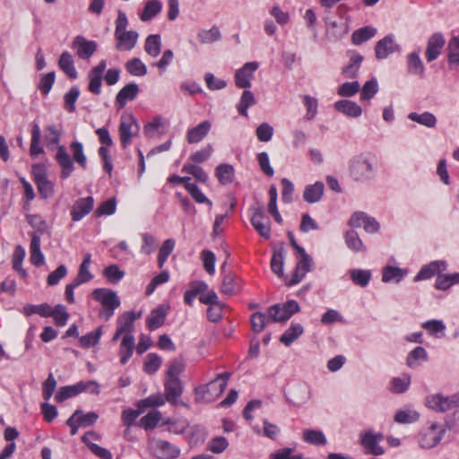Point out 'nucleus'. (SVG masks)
Here are the masks:
<instances>
[{
    "instance_id": "nucleus-1",
    "label": "nucleus",
    "mask_w": 459,
    "mask_h": 459,
    "mask_svg": "<svg viewBox=\"0 0 459 459\" xmlns=\"http://www.w3.org/2000/svg\"><path fill=\"white\" fill-rule=\"evenodd\" d=\"M61 134V130L56 125H50L46 128L45 139L48 146H57L55 159L61 169L60 178L66 179L74 172V165L72 158L66 152L65 147L64 145H59Z\"/></svg>"
},
{
    "instance_id": "nucleus-2",
    "label": "nucleus",
    "mask_w": 459,
    "mask_h": 459,
    "mask_svg": "<svg viewBox=\"0 0 459 459\" xmlns=\"http://www.w3.org/2000/svg\"><path fill=\"white\" fill-rule=\"evenodd\" d=\"M91 297L101 305L99 317L108 321L120 307L121 301L117 292L107 288H97L91 292Z\"/></svg>"
},
{
    "instance_id": "nucleus-3",
    "label": "nucleus",
    "mask_w": 459,
    "mask_h": 459,
    "mask_svg": "<svg viewBox=\"0 0 459 459\" xmlns=\"http://www.w3.org/2000/svg\"><path fill=\"white\" fill-rule=\"evenodd\" d=\"M230 374L224 372L206 385L195 389V396L197 402L211 403L219 397L225 390Z\"/></svg>"
},
{
    "instance_id": "nucleus-4",
    "label": "nucleus",
    "mask_w": 459,
    "mask_h": 459,
    "mask_svg": "<svg viewBox=\"0 0 459 459\" xmlns=\"http://www.w3.org/2000/svg\"><path fill=\"white\" fill-rule=\"evenodd\" d=\"M250 223L256 232L264 239L271 238V222L265 214L264 206L262 203L256 202L248 210Z\"/></svg>"
},
{
    "instance_id": "nucleus-5",
    "label": "nucleus",
    "mask_w": 459,
    "mask_h": 459,
    "mask_svg": "<svg viewBox=\"0 0 459 459\" xmlns=\"http://www.w3.org/2000/svg\"><path fill=\"white\" fill-rule=\"evenodd\" d=\"M350 173L355 181L369 180L375 174L373 162L364 154L356 156L350 161Z\"/></svg>"
},
{
    "instance_id": "nucleus-6",
    "label": "nucleus",
    "mask_w": 459,
    "mask_h": 459,
    "mask_svg": "<svg viewBox=\"0 0 459 459\" xmlns=\"http://www.w3.org/2000/svg\"><path fill=\"white\" fill-rule=\"evenodd\" d=\"M148 448L159 459H176L180 455L179 447L167 440L156 437L148 440Z\"/></svg>"
},
{
    "instance_id": "nucleus-7",
    "label": "nucleus",
    "mask_w": 459,
    "mask_h": 459,
    "mask_svg": "<svg viewBox=\"0 0 459 459\" xmlns=\"http://www.w3.org/2000/svg\"><path fill=\"white\" fill-rule=\"evenodd\" d=\"M31 173L40 197L48 199L52 196L54 194V185L48 178L45 165L42 163L32 165Z\"/></svg>"
},
{
    "instance_id": "nucleus-8",
    "label": "nucleus",
    "mask_w": 459,
    "mask_h": 459,
    "mask_svg": "<svg viewBox=\"0 0 459 459\" xmlns=\"http://www.w3.org/2000/svg\"><path fill=\"white\" fill-rule=\"evenodd\" d=\"M297 255H299V261L296 264L292 275L285 277L284 281L287 286H293L299 283L305 275L311 271L313 261L311 256L304 249L303 252H299Z\"/></svg>"
},
{
    "instance_id": "nucleus-9",
    "label": "nucleus",
    "mask_w": 459,
    "mask_h": 459,
    "mask_svg": "<svg viewBox=\"0 0 459 459\" xmlns=\"http://www.w3.org/2000/svg\"><path fill=\"white\" fill-rule=\"evenodd\" d=\"M384 439L382 433H375L373 430L362 431L359 434L360 445L365 448L366 454L372 455H382L385 454V449L379 445Z\"/></svg>"
},
{
    "instance_id": "nucleus-10",
    "label": "nucleus",
    "mask_w": 459,
    "mask_h": 459,
    "mask_svg": "<svg viewBox=\"0 0 459 459\" xmlns=\"http://www.w3.org/2000/svg\"><path fill=\"white\" fill-rule=\"evenodd\" d=\"M120 141L123 148L131 144L132 137L137 133L138 126L132 116H122L118 127Z\"/></svg>"
},
{
    "instance_id": "nucleus-11",
    "label": "nucleus",
    "mask_w": 459,
    "mask_h": 459,
    "mask_svg": "<svg viewBox=\"0 0 459 459\" xmlns=\"http://www.w3.org/2000/svg\"><path fill=\"white\" fill-rule=\"evenodd\" d=\"M257 62L246 63L235 74V83L237 87L247 89L251 86V80L254 77V73L258 69Z\"/></svg>"
},
{
    "instance_id": "nucleus-12",
    "label": "nucleus",
    "mask_w": 459,
    "mask_h": 459,
    "mask_svg": "<svg viewBox=\"0 0 459 459\" xmlns=\"http://www.w3.org/2000/svg\"><path fill=\"white\" fill-rule=\"evenodd\" d=\"M72 48L76 51L77 56L82 59L90 58L97 50V43L88 40L83 36H76L72 43Z\"/></svg>"
},
{
    "instance_id": "nucleus-13",
    "label": "nucleus",
    "mask_w": 459,
    "mask_h": 459,
    "mask_svg": "<svg viewBox=\"0 0 459 459\" xmlns=\"http://www.w3.org/2000/svg\"><path fill=\"white\" fill-rule=\"evenodd\" d=\"M94 206V199L92 196L77 199L73 204L71 210V217L74 221H79L88 215Z\"/></svg>"
},
{
    "instance_id": "nucleus-14",
    "label": "nucleus",
    "mask_w": 459,
    "mask_h": 459,
    "mask_svg": "<svg viewBox=\"0 0 459 459\" xmlns=\"http://www.w3.org/2000/svg\"><path fill=\"white\" fill-rule=\"evenodd\" d=\"M114 37L116 39V49L118 51H130L132 50L138 40L139 34L134 30L127 31H115Z\"/></svg>"
},
{
    "instance_id": "nucleus-15",
    "label": "nucleus",
    "mask_w": 459,
    "mask_h": 459,
    "mask_svg": "<svg viewBox=\"0 0 459 459\" xmlns=\"http://www.w3.org/2000/svg\"><path fill=\"white\" fill-rule=\"evenodd\" d=\"M182 394L183 384L179 378H165L164 395L168 403L176 405Z\"/></svg>"
},
{
    "instance_id": "nucleus-16",
    "label": "nucleus",
    "mask_w": 459,
    "mask_h": 459,
    "mask_svg": "<svg viewBox=\"0 0 459 459\" xmlns=\"http://www.w3.org/2000/svg\"><path fill=\"white\" fill-rule=\"evenodd\" d=\"M140 91L139 86L136 83H128L124 86L117 94L115 105L118 109L126 107L128 101L134 100Z\"/></svg>"
},
{
    "instance_id": "nucleus-17",
    "label": "nucleus",
    "mask_w": 459,
    "mask_h": 459,
    "mask_svg": "<svg viewBox=\"0 0 459 459\" xmlns=\"http://www.w3.org/2000/svg\"><path fill=\"white\" fill-rule=\"evenodd\" d=\"M212 128V123L209 120H204L197 126L188 128L186 134V139L188 143H198L203 141Z\"/></svg>"
},
{
    "instance_id": "nucleus-18",
    "label": "nucleus",
    "mask_w": 459,
    "mask_h": 459,
    "mask_svg": "<svg viewBox=\"0 0 459 459\" xmlns=\"http://www.w3.org/2000/svg\"><path fill=\"white\" fill-rule=\"evenodd\" d=\"M398 49L399 46L394 42V38L392 36H385L376 44V57L377 59H385Z\"/></svg>"
},
{
    "instance_id": "nucleus-19",
    "label": "nucleus",
    "mask_w": 459,
    "mask_h": 459,
    "mask_svg": "<svg viewBox=\"0 0 459 459\" xmlns=\"http://www.w3.org/2000/svg\"><path fill=\"white\" fill-rule=\"evenodd\" d=\"M142 312L127 311L117 318V328L125 334H132L134 328V321L141 318Z\"/></svg>"
},
{
    "instance_id": "nucleus-20",
    "label": "nucleus",
    "mask_w": 459,
    "mask_h": 459,
    "mask_svg": "<svg viewBox=\"0 0 459 459\" xmlns=\"http://www.w3.org/2000/svg\"><path fill=\"white\" fill-rule=\"evenodd\" d=\"M167 313V308L162 306L152 309L146 318V327L150 331H154L162 326L165 322Z\"/></svg>"
},
{
    "instance_id": "nucleus-21",
    "label": "nucleus",
    "mask_w": 459,
    "mask_h": 459,
    "mask_svg": "<svg viewBox=\"0 0 459 459\" xmlns=\"http://www.w3.org/2000/svg\"><path fill=\"white\" fill-rule=\"evenodd\" d=\"M349 57L350 62L342 68V74L346 78H355L363 61V56L356 51H350Z\"/></svg>"
},
{
    "instance_id": "nucleus-22",
    "label": "nucleus",
    "mask_w": 459,
    "mask_h": 459,
    "mask_svg": "<svg viewBox=\"0 0 459 459\" xmlns=\"http://www.w3.org/2000/svg\"><path fill=\"white\" fill-rule=\"evenodd\" d=\"M240 290V279L233 273L222 276L221 291L227 295H233Z\"/></svg>"
},
{
    "instance_id": "nucleus-23",
    "label": "nucleus",
    "mask_w": 459,
    "mask_h": 459,
    "mask_svg": "<svg viewBox=\"0 0 459 459\" xmlns=\"http://www.w3.org/2000/svg\"><path fill=\"white\" fill-rule=\"evenodd\" d=\"M334 108L350 117H358L362 114V108L356 102L342 100L334 103Z\"/></svg>"
},
{
    "instance_id": "nucleus-24",
    "label": "nucleus",
    "mask_w": 459,
    "mask_h": 459,
    "mask_svg": "<svg viewBox=\"0 0 459 459\" xmlns=\"http://www.w3.org/2000/svg\"><path fill=\"white\" fill-rule=\"evenodd\" d=\"M325 186L322 182L317 181L313 185H307L303 193V199L308 204L317 203L324 195Z\"/></svg>"
},
{
    "instance_id": "nucleus-25",
    "label": "nucleus",
    "mask_w": 459,
    "mask_h": 459,
    "mask_svg": "<svg viewBox=\"0 0 459 459\" xmlns=\"http://www.w3.org/2000/svg\"><path fill=\"white\" fill-rule=\"evenodd\" d=\"M134 337L133 334H125L119 347L120 363L126 365L134 353Z\"/></svg>"
},
{
    "instance_id": "nucleus-26",
    "label": "nucleus",
    "mask_w": 459,
    "mask_h": 459,
    "mask_svg": "<svg viewBox=\"0 0 459 459\" xmlns=\"http://www.w3.org/2000/svg\"><path fill=\"white\" fill-rule=\"evenodd\" d=\"M455 284H459V273H438L435 277V288L437 290H446Z\"/></svg>"
},
{
    "instance_id": "nucleus-27",
    "label": "nucleus",
    "mask_w": 459,
    "mask_h": 459,
    "mask_svg": "<svg viewBox=\"0 0 459 459\" xmlns=\"http://www.w3.org/2000/svg\"><path fill=\"white\" fill-rule=\"evenodd\" d=\"M58 66L70 79L77 78L78 74L74 67V62L69 52L64 51L61 54L58 60Z\"/></svg>"
},
{
    "instance_id": "nucleus-28",
    "label": "nucleus",
    "mask_w": 459,
    "mask_h": 459,
    "mask_svg": "<svg viewBox=\"0 0 459 459\" xmlns=\"http://www.w3.org/2000/svg\"><path fill=\"white\" fill-rule=\"evenodd\" d=\"M81 393H83L82 383H76L72 385H65L59 388L55 396L56 403H63L64 401L74 397Z\"/></svg>"
},
{
    "instance_id": "nucleus-29",
    "label": "nucleus",
    "mask_w": 459,
    "mask_h": 459,
    "mask_svg": "<svg viewBox=\"0 0 459 459\" xmlns=\"http://www.w3.org/2000/svg\"><path fill=\"white\" fill-rule=\"evenodd\" d=\"M377 34V29L371 26H365L356 30L351 34V42L355 46H359L362 43L369 40Z\"/></svg>"
},
{
    "instance_id": "nucleus-30",
    "label": "nucleus",
    "mask_w": 459,
    "mask_h": 459,
    "mask_svg": "<svg viewBox=\"0 0 459 459\" xmlns=\"http://www.w3.org/2000/svg\"><path fill=\"white\" fill-rule=\"evenodd\" d=\"M91 263V254H86L83 257V260H82L80 267H79L78 274H77L76 278L74 279V281L77 284L82 285L83 283L90 281L93 278V275L91 274V273L89 270Z\"/></svg>"
},
{
    "instance_id": "nucleus-31",
    "label": "nucleus",
    "mask_w": 459,
    "mask_h": 459,
    "mask_svg": "<svg viewBox=\"0 0 459 459\" xmlns=\"http://www.w3.org/2000/svg\"><path fill=\"white\" fill-rule=\"evenodd\" d=\"M41 130L38 124H34L31 129V139L30 145V154L36 157L44 152L43 147L40 145Z\"/></svg>"
},
{
    "instance_id": "nucleus-32",
    "label": "nucleus",
    "mask_w": 459,
    "mask_h": 459,
    "mask_svg": "<svg viewBox=\"0 0 459 459\" xmlns=\"http://www.w3.org/2000/svg\"><path fill=\"white\" fill-rule=\"evenodd\" d=\"M428 353L423 347L418 346L407 356L406 364L410 368L419 367L423 361H427Z\"/></svg>"
},
{
    "instance_id": "nucleus-33",
    "label": "nucleus",
    "mask_w": 459,
    "mask_h": 459,
    "mask_svg": "<svg viewBox=\"0 0 459 459\" xmlns=\"http://www.w3.org/2000/svg\"><path fill=\"white\" fill-rule=\"evenodd\" d=\"M162 9V4L159 0H151L145 4L143 12L140 14L142 22L151 21L156 16Z\"/></svg>"
},
{
    "instance_id": "nucleus-34",
    "label": "nucleus",
    "mask_w": 459,
    "mask_h": 459,
    "mask_svg": "<svg viewBox=\"0 0 459 459\" xmlns=\"http://www.w3.org/2000/svg\"><path fill=\"white\" fill-rule=\"evenodd\" d=\"M161 49V39L160 36L158 34L149 35L144 43V50L145 52L152 56L156 57L160 55Z\"/></svg>"
},
{
    "instance_id": "nucleus-35",
    "label": "nucleus",
    "mask_w": 459,
    "mask_h": 459,
    "mask_svg": "<svg viewBox=\"0 0 459 459\" xmlns=\"http://www.w3.org/2000/svg\"><path fill=\"white\" fill-rule=\"evenodd\" d=\"M25 255L26 251L24 247L21 245L16 246L12 259L13 268L23 278L27 276L26 271L22 268V262Z\"/></svg>"
},
{
    "instance_id": "nucleus-36",
    "label": "nucleus",
    "mask_w": 459,
    "mask_h": 459,
    "mask_svg": "<svg viewBox=\"0 0 459 459\" xmlns=\"http://www.w3.org/2000/svg\"><path fill=\"white\" fill-rule=\"evenodd\" d=\"M215 176L221 184H230L234 178V168L230 164H220L215 169Z\"/></svg>"
},
{
    "instance_id": "nucleus-37",
    "label": "nucleus",
    "mask_w": 459,
    "mask_h": 459,
    "mask_svg": "<svg viewBox=\"0 0 459 459\" xmlns=\"http://www.w3.org/2000/svg\"><path fill=\"white\" fill-rule=\"evenodd\" d=\"M255 104V96L252 91L245 90L240 97L239 102L237 105L238 112L243 116L247 117V109Z\"/></svg>"
},
{
    "instance_id": "nucleus-38",
    "label": "nucleus",
    "mask_w": 459,
    "mask_h": 459,
    "mask_svg": "<svg viewBox=\"0 0 459 459\" xmlns=\"http://www.w3.org/2000/svg\"><path fill=\"white\" fill-rule=\"evenodd\" d=\"M344 239L347 247L353 252H364L366 250L362 240L359 238L356 231H347L345 233Z\"/></svg>"
},
{
    "instance_id": "nucleus-39",
    "label": "nucleus",
    "mask_w": 459,
    "mask_h": 459,
    "mask_svg": "<svg viewBox=\"0 0 459 459\" xmlns=\"http://www.w3.org/2000/svg\"><path fill=\"white\" fill-rule=\"evenodd\" d=\"M50 307L51 306L48 303L39 305L26 304L22 308V312L26 316L38 314L40 316L48 317L50 316Z\"/></svg>"
},
{
    "instance_id": "nucleus-40",
    "label": "nucleus",
    "mask_w": 459,
    "mask_h": 459,
    "mask_svg": "<svg viewBox=\"0 0 459 459\" xmlns=\"http://www.w3.org/2000/svg\"><path fill=\"white\" fill-rule=\"evenodd\" d=\"M302 333L303 327L300 324H291L290 327L283 333L280 340L286 346H289L297 340Z\"/></svg>"
},
{
    "instance_id": "nucleus-41",
    "label": "nucleus",
    "mask_w": 459,
    "mask_h": 459,
    "mask_svg": "<svg viewBox=\"0 0 459 459\" xmlns=\"http://www.w3.org/2000/svg\"><path fill=\"white\" fill-rule=\"evenodd\" d=\"M448 64L450 68L459 65V37L454 36L448 42Z\"/></svg>"
},
{
    "instance_id": "nucleus-42",
    "label": "nucleus",
    "mask_w": 459,
    "mask_h": 459,
    "mask_svg": "<svg viewBox=\"0 0 459 459\" xmlns=\"http://www.w3.org/2000/svg\"><path fill=\"white\" fill-rule=\"evenodd\" d=\"M70 150L73 153V159L74 161L82 169H85L87 168V158L84 154L83 145L80 142H73L70 144Z\"/></svg>"
},
{
    "instance_id": "nucleus-43",
    "label": "nucleus",
    "mask_w": 459,
    "mask_h": 459,
    "mask_svg": "<svg viewBox=\"0 0 459 459\" xmlns=\"http://www.w3.org/2000/svg\"><path fill=\"white\" fill-rule=\"evenodd\" d=\"M126 71L133 76H143L147 74L146 65L138 57H134L126 63Z\"/></svg>"
},
{
    "instance_id": "nucleus-44",
    "label": "nucleus",
    "mask_w": 459,
    "mask_h": 459,
    "mask_svg": "<svg viewBox=\"0 0 459 459\" xmlns=\"http://www.w3.org/2000/svg\"><path fill=\"white\" fill-rule=\"evenodd\" d=\"M176 242L172 238L166 239L161 247H160L159 253H158V266L159 268H162L164 264L166 263L168 257L172 253L174 247H175Z\"/></svg>"
},
{
    "instance_id": "nucleus-45",
    "label": "nucleus",
    "mask_w": 459,
    "mask_h": 459,
    "mask_svg": "<svg viewBox=\"0 0 459 459\" xmlns=\"http://www.w3.org/2000/svg\"><path fill=\"white\" fill-rule=\"evenodd\" d=\"M303 440L315 446H324L326 444V437L320 430L306 429L303 432Z\"/></svg>"
},
{
    "instance_id": "nucleus-46",
    "label": "nucleus",
    "mask_w": 459,
    "mask_h": 459,
    "mask_svg": "<svg viewBox=\"0 0 459 459\" xmlns=\"http://www.w3.org/2000/svg\"><path fill=\"white\" fill-rule=\"evenodd\" d=\"M420 414L412 410H400L394 415V421L399 424H410L418 421Z\"/></svg>"
},
{
    "instance_id": "nucleus-47",
    "label": "nucleus",
    "mask_w": 459,
    "mask_h": 459,
    "mask_svg": "<svg viewBox=\"0 0 459 459\" xmlns=\"http://www.w3.org/2000/svg\"><path fill=\"white\" fill-rule=\"evenodd\" d=\"M102 335L101 327H98L96 330L88 333L87 334L80 338V344L83 349H89L97 345L100 342Z\"/></svg>"
},
{
    "instance_id": "nucleus-48",
    "label": "nucleus",
    "mask_w": 459,
    "mask_h": 459,
    "mask_svg": "<svg viewBox=\"0 0 459 459\" xmlns=\"http://www.w3.org/2000/svg\"><path fill=\"white\" fill-rule=\"evenodd\" d=\"M350 276L354 284L366 287L371 279V273L368 270L353 269L350 272Z\"/></svg>"
},
{
    "instance_id": "nucleus-49",
    "label": "nucleus",
    "mask_w": 459,
    "mask_h": 459,
    "mask_svg": "<svg viewBox=\"0 0 459 459\" xmlns=\"http://www.w3.org/2000/svg\"><path fill=\"white\" fill-rule=\"evenodd\" d=\"M197 37L203 44L212 43L221 39V31L217 26H212L210 30H200Z\"/></svg>"
},
{
    "instance_id": "nucleus-50",
    "label": "nucleus",
    "mask_w": 459,
    "mask_h": 459,
    "mask_svg": "<svg viewBox=\"0 0 459 459\" xmlns=\"http://www.w3.org/2000/svg\"><path fill=\"white\" fill-rule=\"evenodd\" d=\"M166 402V396L158 393L141 400L138 403V407L140 409L158 407L164 405Z\"/></svg>"
},
{
    "instance_id": "nucleus-51",
    "label": "nucleus",
    "mask_w": 459,
    "mask_h": 459,
    "mask_svg": "<svg viewBox=\"0 0 459 459\" xmlns=\"http://www.w3.org/2000/svg\"><path fill=\"white\" fill-rule=\"evenodd\" d=\"M50 316L54 318L55 324L57 326H64L67 323L69 314L65 306L57 305L55 307H50Z\"/></svg>"
},
{
    "instance_id": "nucleus-52",
    "label": "nucleus",
    "mask_w": 459,
    "mask_h": 459,
    "mask_svg": "<svg viewBox=\"0 0 459 459\" xmlns=\"http://www.w3.org/2000/svg\"><path fill=\"white\" fill-rule=\"evenodd\" d=\"M185 188L191 195L193 199L198 204H206L209 206L212 205V203L208 199L205 195L200 190V188L193 183H186Z\"/></svg>"
},
{
    "instance_id": "nucleus-53",
    "label": "nucleus",
    "mask_w": 459,
    "mask_h": 459,
    "mask_svg": "<svg viewBox=\"0 0 459 459\" xmlns=\"http://www.w3.org/2000/svg\"><path fill=\"white\" fill-rule=\"evenodd\" d=\"M80 96V90L76 86H73L64 96V108L68 112L75 111V103Z\"/></svg>"
},
{
    "instance_id": "nucleus-54",
    "label": "nucleus",
    "mask_w": 459,
    "mask_h": 459,
    "mask_svg": "<svg viewBox=\"0 0 459 459\" xmlns=\"http://www.w3.org/2000/svg\"><path fill=\"white\" fill-rule=\"evenodd\" d=\"M160 419L161 413L157 410H153L140 420V426L144 429H153L157 426Z\"/></svg>"
},
{
    "instance_id": "nucleus-55",
    "label": "nucleus",
    "mask_w": 459,
    "mask_h": 459,
    "mask_svg": "<svg viewBox=\"0 0 459 459\" xmlns=\"http://www.w3.org/2000/svg\"><path fill=\"white\" fill-rule=\"evenodd\" d=\"M161 366V358L156 353H149L143 364V370L147 374H154Z\"/></svg>"
},
{
    "instance_id": "nucleus-56",
    "label": "nucleus",
    "mask_w": 459,
    "mask_h": 459,
    "mask_svg": "<svg viewBox=\"0 0 459 459\" xmlns=\"http://www.w3.org/2000/svg\"><path fill=\"white\" fill-rule=\"evenodd\" d=\"M26 221L38 234H44L48 230L47 221L39 214H27Z\"/></svg>"
},
{
    "instance_id": "nucleus-57",
    "label": "nucleus",
    "mask_w": 459,
    "mask_h": 459,
    "mask_svg": "<svg viewBox=\"0 0 459 459\" xmlns=\"http://www.w3.org/2000/svg\"><path fill=\"white\" fill-rule=\"evenodd\" d=\"M103 275L108 282L117 283L125 276V272L121 271L117 264H111L103 270Z\"/></svg>"
},
{
    "instance_id": "nucleus-58",
    "label": "nucleus",
    "mask_w": 459,
    "mask_h": 459,
    "mask_svg": "<svg viewBox=\"0 0 459 459\" xmlns=\"http://www.w3.org/2000/svg\"><path fill=\"white\" fill-rule=\"evenodd\" d=\"M404 274L405 273L401 268L394 266H386L383 270L382 281L384 282H388L393 280L400 281L404 276Z\"/></svg>"
},
{
    "instance_id": "nucleus-59",
    "label": "nucleus",
    "mask_w": 459,
    "mask_h": 459,
    "mask_svg": "<svg viewBox=\"0 0 459 459\" xmlns=\"http://www.w3.org/2000/svg\"><path fill=\"white\" fill-rule=\"evenodd\" d=\"M432 403H435V406L432 405V409L436 408L437 411L444 412L451 410L455 405V401L449 397L437 394L432 396Z\"/></svg>"
},
{
    "instance_id": "nucleus-60",
    "label": "nucleus",
    "mask_w": 459,
    "mask_h": 459,
    "mask_svg": "<svg viewBox=\"0 0 459 459\" xmlns=\"http://www.w3.org/2000/svg\"><path fill=\"white\" fill-rule=\"evenodd\" d=\"M303 104L307 110L306 115H305L306 119L307 120L314 119L317 114V107H318L317 100L309 95H305L303 97Z\"/></svg>"
},
{
    "instance_id": "nucleus-61",
    "label": "nucleus",
    "mask_w": 459,
    "mask_h": 459,
    "mask_svg": "<svg viewBox=\"0 0 459 459\" xmlns=\"http://www.w3.org/2000/svg\"><path fill=\"white\" fill-rule=\"evenodd\" d=\"M182 171L187 174L192 175L196 180L205 183L208 179L207 174L204 172V170L194 164H185L182 168Z\"/></svg>"
},
{
    "instance_id": "nucleus-62",
    "label": "nucleus",
    "mask_w": 459,
    "mask_h": 459,
    "mask_svg": "<svg viewBox=\"0 0 459 459\" xmlns=\"http://www.w3.org/2000/svg\"><path fill=\"white\" fill-rule=\"evenodd\" d=\"M378 91V85L376 79H371L363 85L360 92V100H369Z\"/></svg>"
},
{
    "instance_id": "nucleus-63",
    "label": "nucleus",
    "mask_w": 459,
    "mask_h": 459,
    "mask_svg": "<svg viewBox=\"0 0 459 459\" xmlns=\"http://www.w3.org/2000/svg\"><path fill=\"white\" fill-rule=\"evenodd\" d=\"M411 383V377L409 375H404L403 377H394L391 381V390L395 394L404 393Z\"/></svg>"
},
{
    "instance_id": "nucleus-64",
    "label": "nucleus",
    "mask_w": 459,
    "mask_h": 459,
    "mask_svg": "<svg viewBox=\"0 0 459 459\" xmlns=\"http://www.w3.org/2000/svg\"><path fill=\"white\" fill-rule=\"evenodd\" d=\"M117 202L115 198L108 199L100 204V205L95 211L97 217L103 215H112L116 212Z\"/></svg>"
}]
</instances>
